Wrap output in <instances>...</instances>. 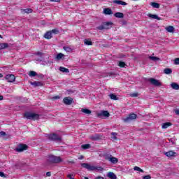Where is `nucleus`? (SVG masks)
<instances>
[{
    "label": "nucleus",
    "instance_id": "obj_1",
    "mask_svg": "<svg viewBox=\"0 0 179 179\" xmlns=\"http://www.w3.org/2000/svg\"><path fill=\"white\" fill-rule=\"evenodd\" d=\"M81 166L83 167V169H86L87 170H88V171H94V170H98L99 171H103L102 167L92 166L87 163L81 164Z\"/></svg>",
    "mask_w": 179,
    "mask_h": 179
},
{
    "label": "nucleus",
    "instance_id": "obj_2",
    "mask_svg": "<svg viewBox=\"0 0 179 179\" xmlns=\"http://www.w3.org/2000/svg\"><path fill=\"white\" fill-rule=\"evenodd\" d=\"M24 117L27 118V120L36 121V120H38V118H40V115L31 112H26L24 114Z\"/></svg>",
    "mask_w": 179,
    "mask_h": 179
},
{
    "label": "nucleus",
    "instance_id": "obj_3",
    "mask_svg": "<svg viewBox=\"0 0 179 179\" xmlns=\"http://www.w3.org/2000/svg\"><path fill=\"white\" fill-rule=\"evenodd\" d=\"M48 162H49V163L58 164V163H61L62 162V159L61 158V157L50 155L48 157Z\"/></svg>",
    "mask_w": 179,
    "mask_h": 179
},
{
    "label": "nucleus",
    "instance_id": "obj_4",
    "mask_svg": "<svg viewBox=\"0 0 179 179\" xmlns=\"http://www.w3.org/2000/svg\"><path fill=\"white\" fill-rule=\"evenodd\" d=\"M113 27V22H103L101 24V25L97 27L98 30H108V29H111Z\"/></svg>",
    "mask_w": 179,
    "mask_h": 179
},
{
    "label": "nucleus",
    "instance_id": "obj_5",
    "mask_svg": "<svg viewBox=\"0 0 179 179\" xmlns=\"http://www.w3.org/2000/svg\"><path fill=\"white\" fill-rule=\"evenodd\" d=\"M29 149V146L26 144H19L15 148V152H18L21 153V152H24V150H27Z\"/></svg>",
    "mask_w": 179,
    "mask_h": 179
},
{
    "label": "nucleus",
    "instance_id": "obj_6",
    "mask_svg": "<svg viewBox=\"0 0 179 179\" xmlns=\"http://www.w3.org/2000/svg\"><path fill=\"white\" fill-rule=\"evenodd\" d=\"M105 159L106 160H108V162H110V163H113V164L118 163V159L113 157V155L109 154L105 155Z\"/></svg>",
    "mask_w": 179,
    "mask_h": 179
},
{
    "label": "nucleus",
    "instance_id": "obj_7",
    "mask_svg": "<svg viewBox=\"0 0 179 179\" xmlns=\"http://www.w3.org/2000/svg\"><path fill=\"white\" fill-rule=\"evenodd\" d=\"M48 138L50 139V141H57L58 142L62 140L61 136H58L57 134H48Z\"/></svg>",
    "mask_w": 179,
    "mask_h": 179
},
{
    "label": "nucleus",
    "instance_id": "obj_8",
    "mask_svg": "<svg viewBox=\"0 0 179 179\" xmlns=\"http://www.w3.org/2000/svg\"><path fill=\"white\" fill-rule=\"evenodd\" d=\"M148 81L151 83V85H153V86H162V83L159 81V80H156L155 78H148Z\"/></svg>",
    "mask_w": 179,
    "mask_h": 179
},
{
    "label": "nucleus",
    "instance_id": "obj_9",
    "mask_svg": "<svg viewBox=\"0 0 179 179\" xmlns=\"http://www.w3.org/2000/svg\"><path fill=\"white\" fill-rule=\"evenodd\" d=\"M136 114L135 113H131L129 115V116L126 118H124L123 120L124 122H129L130 121H132L133 120H136Z\"/></svg>",
    "mask_w": 179,
    "mask_h": 179
},
{
    "label": "nucleus",
    "instance_id": "obj_10",
    "mask_svg": "<svg viewBox=\"0 0 179 179\" xmlns=\"http://www.w3.org/2000/svg\"><path fill=\"white\" fill-rule=\"evenodd\" d=\"M5 79L7 80V82L12 83L15 82V80L16 79V78L13 74H8L6 76Z\"/></svg>",
    "mask_w": 179,
    "mask_h": 179
},
{
    "label": "nucleus",
    "instance_id": "obj_11",
    "mask_svg": "<svg viewBox=\"0 0 179 179\" xmlns=\"http://www.w3.org/2000/svg\"><path fill=\"white\" fill-rule=\"evenodd\" d=\"M63 101L64 104H66V106H71V104H72V101H73V99L71 98V96H69L64 98Z\"/></svg>",
    "mask_w": 179,
    "mask_h": 179
},
{
    "label": "nucleus",
    "instance_id": "obj_12",
    "mask_svg": "<svg viewBox=\"0 0 179 179\" xmlns=\"http://www.w3.org/2000/svg\"><path fill=\"white\" fill-rule=\"evenodd\" d=\"M165 155L167 156V157H176V156H178V154L174 151L166 152Z\"/></svg>",
    "mask_w": 179,
    "mask_h": 179
},
{
    "label": "nucleus",
    "instance_id": "obj_13",
    "mask_svg": "<svg viewBox=\"0 0 179 179\" xmlns=\"http://www.w3.org/2000/svg\"><path fill=\"white\" fill-rule=\"evenodd\" d=\"M98 117H110V113L107 110H102L101 113H98Z\"/></svg>",
    "mask_w": 179,
    "mask_h": 179
},
{
    "label": "nucleus",
    "instance_id": "obj_14",
    "mask_svg": "<svg viewBox=\"0 0 179 179\" xmlns=\"http://www.w3.org/2000/svg\"><path fill=\"white\" fill-rule=\"evenodd\" d=\"M30 84L34 87H38L39 86H43V83L40 81H34V82H31Z\"/></svg>",
    "mask_w": 179,
    "mask_h": 179
},
{
    "label": "nucleus",
    "instance_id": "obj_15",
    "mask_svg": "<svg viewBox=\"0 0 179 179\" xmlns=\"http://www.w3.org/2000/svg\"><path fill=\"white\" fill-rule=\"evenodd\" d=\"M45 38H47V40H51L52 38V32L51 31H47L44 34Z\"/></svg>",
    "mask_w": 179,
    "mask_h": 179
},
{
    "label": "nucleus",
    "instance_id": "obj_16",
    "mask_svg": "<svg viewBox=\"0 0 179 179\" xmlns=\"http://www.w3.org/2000/svg\"><path fill=\"white\" fill-rule=\"evenodd\" d=\"M113 3H116L117 5H122L123 6L128 5L127 2L122 1L121 0H115L113 1Z\"/></svg>",
    "mask_w": 179,
    "mask_h": 179
},
{
    "label": "nucleus",
    "instance_id": "obj_17",
    "mask_svg": "<svg viewBox=\"0 0 179 179\" xmlns=\"http://www.w3.org/2000/svg\"><path fill=\"white\" fill-rule=\"evenodd\" d=\"M172 125L173 124H171V122H165L162 124V129H166L169 128V127H171Z\"/></svg>",
    "mask_w": 179,
    "mask_h": 179
},
{
    "label": "nucleus",
    "instance_id": "obj_18",
    "mask_svg": "<svg viewBox=\"0 0 179 179\" xmlns=\"http://www.w3.org/2000/svg\"><path fill=\"white\" fill-rule=\"evenodd\" d=\"M107 176L110 179H117V176L113 172L108 173Z\"/></svg>",
    "mask_w": 179,
    "mask_h": 179
},
{
    "label": "nucleus",
    "instance_id": "obj_19",
    "mask_svg": "<svg viewBox=\"0 0 179 179\" xmlns=\"http://www.w3.org/2000/svg\"><path fill=\"white\" fill-rule=\"evenodd\" d=\"M104 15H113V10H110V8H105L103 10Z\"/></svg>",
    "mask_w": 179,
    "mask_h": 179
},
{
    "label": "nucleus",
    "instance_id": "obj_20",
    "mask_svg": "<svg viewBox=\"0 0 179 179\" xmlns=\"http://www.w3.org/2000/svg\"><path fill=\"white\" fill-rule=\"evenodd\" d=\"M115 17H117L118 19H122L124 17V13L117 12L114 14Z\"/></svg>",
    "mask_w": 179,
    "mask_h": 179
},
{
    "label": "nucleus",
    "instance_id": "obj_21",
    "mask_svg": "<svg viewBox=\"0 0 179 179\" xmlns=\"http://www.w3.org/2000/svg\"><path fill=\"white\" fill-rule=\"evenodd\" d=\"M149 17H151V19H157V20H162V18H160L157 15L155 14H149Z\"/></svg>",
    "mask_w": 179,
    "mask_h": 179
},
{
    "label": "nucleus",
    "instance_id": "obj_22",
    "mask_svg": "<svg viewBox=\"0 0 179 179\" xmlns=\"http://www.w3.org/2000/svg\"><path fill=\"white\" fill-rule=\"evenodd\" d=\"M165 29L169 33H174V27L173 26L166 27Z\"/></svg>",
    "mask_w": 179,
    "mask_h": 179
},
{
    "label": "nucleus",
    "instance_id": "obj_23",
    "mask_svg": "<svg viewBox=\"0 0 179 179\" xmlns=\"http://www.w3.org/2000/svg\"><path fill=\"white\" fill-rule=\"evenodd\" d=\"M171 87L172 89H174V90H179V85L176 83H173L171 84Z\"/></svg>",
    "mask_w": 179,
    "mask_h": 179
},
{
    "label": "nucleus",
    "instance_id": "obj_24",
    "mask_svg": "<svg viewBox=\"0 0 179 179\" xmlns=\"http://www.w3.org/2000/svg\"><path fill=\"white\" fill-rule=\"evenodd\" d=\"M81 111L82 113H84V114H87L88 115L92 114V110L87 108H82Z\"/></svg>",
    "mask_w": 179,
    "mask_h": 179
},
{
    "label": "nucleus",
    "instance_id": "obj_25",
    "mask_svg": "<svg viewBox=\"0 0 179 179\" xmlns=\"http://www.w3.org/2000/svg\"><path fill=\"white\" fill-rule=\"evenodd\" d=\"M59 71H60V72H64L65 73H69V69H68L65 67L60 66Z\"/></svg>",
    "mask_w": 179,
    "mask_h": 179
},
{
    "label": "nucleus",
    "instance_id": "obj_26",
    "mask_svg": "<svg viewBox=\"0 0 179 179\" xmlns=\"http://www.w3.org/2000/svg\"><path fill=\"white\" fill-rule=\"evenodd\" d=\"M84 43L85 44V45H93V43L90 39H85Z\"/></svg>",
    "mask_w": 179,
    "mask_h": 179
},
{
    "label": "nucleus",
    "instance_id": "obj_27",
    "mask_svg": "<svg viewBox=\"0 0 179 179\" xmlns=\"http://www.w3.org/2000/svg\"><path fill=\"white\" fill-rule=\"evenodd\" d=\"M64 57H65V55L64 54L59 53L56 56L55 59H57V61H59V59H62V58H64Z\"/></svg>",
    "mask_w": 179,
    "mask_h": 179
},
{
    "label": "nucleus",
    "instance_id": "obj_28",
    "mask_svg": "<svg viewBox=\"0 0 179 179\" xmlns=\"http://www.w3.org/2000/svg\"><path fill=\"white\" fill-rule=\"evenodd\" d=\"M9 45L8 43H0V50H5V48H8Z\"/></svg>",
    "mask_w": 179,
    "mask_h": 179
},
{
    "label": "nucleus",
    "instance_id": "obj_29",
    "mask_svg": "<svg viewBox=\"0 0 179 179\" xmlns=\"http://www.w3.org/2000/svg\"><path fill=\"white\" fill-rule=\"evenodd\" d=\"M151 6H152V8H156L157 9H159V8H160V4H159V3H156V2H152L150 3Z\"/></svg>",
    "mask_w": 179,
    "mask_h": 179
},
{
    "label": "nucleus",
    "instance_id": "obj_30",
    "mask_svg": "<svg viewBox=\"0 0 179 179\" xmlns=\"http://www.w3.org/2000/svg\"><path fill=\"white\" fill-rule=\"evenodd\" d=\"M173 73V70H171V69H165L164 70V73H165L166 75H170V73Z\"/></svg>",
    "mask_w": 179,
    "mask_h": 179
},
{
    "label": "nucleus",
    "instance_id": "obj_31",
    "mask_svg": "<svg viewBox=\"0 0 179 179\" xmlns=\"http://www.w3.org/2000/svg\"><path fill=\"white\" fill-rule=\"evenodd\" d=\"M63 50H64V51H66V52H72V48H71V47L69 46H64L63 48Z\"/></svg>",
    "mask_w": 179,
    "mask_h": 179
},
{
    "label": "nucleus",
    "instance_id": "obj_32",
    "mask_svg": "<svg viewBox=\"0 0 179 179\" xmlns=\"http://www.w3.org/2000/svg\"><path fill=\"white\" fill-rule=\"evenodd\" d=\"M149 59H151V61H154L155 62H156L157 61H160V58L153 56H150Z\"/></svg>",
    "mask_w": 179,
    "mask_h": 179
},
{
    "label": "nucleus",
    "instance_id": "obj_33",
    "mask_svg": "<svg viewBox=\"0 0 179 179\" xmlns=\"http://www.w3.org/2000/svg\"><path fill=\"white\" fill-rule=\"evenodd\" d=\"M117 134L115 132H112L111 133V139H113V141H117Z\"/></svg>",
    "mask_w": 179,
    "mask_h": 179
},
{
    "label": "nucleus",
    "instance_id": "obj_34",
    "mask_svg": "<svg viewBox=\"0 0 179 179\" xmlns=\"http://www.w3.org/2000/svg\"><path fill=\"white\" fill-rule=\"evenodd\" d=\"M110 99H111V100H118V97H117V95L114 94H110L109 95Z\"/></svg>",
    "mask_w": 179,
    "mask_h": 179
},
{
    "label": "nucleus",
    "instance_id": "obj_35",
    "mask_svg": "<svg viewBox=\"0 0 179 179\" xmlns=\"http://www.w3.org/2000/svg\"><path fill=\"white\" fill-rule=\"evenodd\" d=\"M118 66H120V68H125V66H127V64L124 62H119Z\"/></svg>",
    "mask_w": 179,
    "mask_h": 179
},
{
    "label": "nucleus",
    "instance_id": "obj_36",
    "mask_svg": "<svg viewBox=\"0 0 179 179\" xmlns=\"http://www.w3.org/2000/svg\"><path fill=\"white\" fill-rule=\"evenodd\" d=\"M22 12L24 13H31V12H33V10H31V8H27V9H24Z\"/></svg>",
    "mask_w": 179,
    "mask_h": 179
},
{
    "label": "nucleus",
    "instance_id": "obj_37",
    "mask_svg": "<svg viewBox=\"0 0 179 179\" xmlns=\"http://www.w3.org/2000/svg\"><path fill=\"white\" fill-rule=\"evenodd\" d=\"M36 75H37V73L36 71H29V76H31V78L36 76Z\"/></svg>",
    "mask_w": 179,
    "mask_h": 179
},
{
    "label": "nucleus",
    "instance_id": "obj_38",
    "mask_svg": "<svg viewBox=\"0 0 179 179\" xmlns=\"http://www.w3.org/2000/svg\"><path fill=\"white\" fill-rule=\"evenodd\" d=\"M81 148L83 149L86 150V149H90L91 146H90V144H85V145H81Z\"/></svg>",
    "mask_w": 179,
    "mask_h": 179
},
{
    "label": "nucleus",
    "instance_id": "obj_39",
    "mask_svg": "<svg viewBox=\"0 0 179 179\" xmlns=\"http://www.w3.org/2000/svg\"><path fill=\"white\" fill-rule=\"evenodd\" d=\"M134 170H135V171H140V173H144L143 170L138 166H134Z\"/></svg>",
    "mask_w": 179,
    "mask_h": 179
},
{
    "label": "nucleus",
    "instance_id": "obj_40",
    "mask_svg": "<svg viewBox=\"0 0 179 179\" xmlns=\"http://www.w3.org/2000/svg\"><path fill=\"white\" fill-rule=\"evenodd\" d=\"M50 31H52V33H53V34H58L59 33V30H58V29H52Z\"/></svg>",
    "mask_w": 179,
    "mask_h": 179
},
{
    "label": "nucleus",
    "instance_id": "obj_41",
    "mask_svg": "<svg viewBox=\"0 0 179 179\" xmlns=\"http://www.w3.org/2000/svg\"><path fill=\"white\" fill-rule=\"evenodd\" d=\"M138 96H139L138 92L130 94V97H138Z\"/></svg>",
    "mask_w": 179,
    "mask_h": 179
},
{
    "label": "nucleus",
    "instance_id": "obj_42",
    "mask_svg": "<svg viewBox=\"0 0 179 179\" xmlns=\"http://www.w3.org/2000/svg\"><path fill=\"white\" fill-rule=\"evenodd\" d=\"M174 64L175 65H179V58L178 57V58H176L175 59H174Z\"/></svg>",
    "mask_w": 179,
    "mask_h": 179
},
{
    "label": "nucleus",
    "instance_id": "obj_43",
    "mask_svg": "<svg viewBox=\"0 0 179 179\" xmlns=\"http://www.w3.org/2000/svg\"><path fill=\"white\" fill-rule=\"evenodd\" d=\"M0 136H8V135H6V133L5 131H0Z\"/></svg>",
    "mask_w": 179,
    "mask_h": 179
},
{
    "label": "nucleus",
    "instance_id": "obj_44",
    "mask_svg": "<svg viewBox=\"0 0 179 179\" xmlns=\"http://www.w3.org/2000/svg\"><path fill=\"white\" fill-rule=\"evenodd\" d=\"M143 179H150L152 177L150 175H147L143 177Z\"/></svg>",
    "mask_w": 179,
    "mask_h": 179
},
{
    "label": "nucleus",
    "instance_id": "obj_45",
    "mask_svg": "<svg viewBox=\"0 0 179 179\" xmlns=\"http://www.w3.org/2000/svg\"><path fill=\"white\" fill-rule=\"evenodd\" d=\"M36 55H38V57H43V55H44V54L41 52H36Z\"/></svg>",
    "mask_w": 179,
    "mask_h": 179
},
{
    "label": "nucleus",
    "instance_id": "obj_46",
    "mask_svg": "<svg viewBox=\"0 0 179 179\" xmlns=\"http://www.w3.org/2000/svg\"><path fill=\"white\" fill-rule=\"evenodd\" d=\"M67 177L69 179H73L74 176H73V174H69V175H67Z\"/></svg>",
    "mask_w": 179,
    "mask_h": 179
},
{
    "label": "nucleus",
    "instance_id": "obj_47",
    "mask_svg": "<svg viewBox=\"0 0 179 179\" xmlns=\"http://www.w3.org/2000/svg\"><path fill=\"white\" fill-rule=\"evenodd\" d=\"M53 100H58L59 99V96H55L52 97Z\"/></svg>",
    "mask_w": 179,
    "mask_h": 179
},
{
    "label": "nucleus",
    "instance_id": "obj_48",
    "mask_svg": "<svg viewBox=\"0 0 179 179\" xmlns=\"http://www.w3.org/2000/svg\"><path fill=\"white\" fill-rule=\"evenodd\" d=\"M0 177L5 178V173L3 172H0Z\"/></svg>",
    "mask_w": 179,
    "mask_h": 179
},
{
    "label": "nucleus",
    "instance_id": "obj_49",
    "mask_svg": "<svg viewBox=\"0 0 179 179\" xmlns=\"http://www.w3.org/2000/svg\"><path fill=\"white\" fill-rule=\"evenodd\" d=\"M175 113L176 114V115H179V109L175 110Z\"/></svg>",
    "mask_w": 179,
    "mask_h": 179
},
{
    "label": "nucleus",
    "instance_id": "obj_50",
    "mask_svg": "<svg viewBox=\"0 0 179 179\" xmlns=\"http://www.w3.org/2000/svg\"><path fill=\"white\" fill-rule=\"evenodd\" d=\"M46 176L47 177H51V172H47Z\"/></svg>",
    "mask_w": 179,
    "mask_h": 179
},
{
    "label": "nucleus",
    "instance_id": "obj_51",
    "mask_svg": "<svg viewBox=\"0 0 179 179\" xmlns=\"http://www.w3.org/2000/svg\"><path fill=\"white\" fill-rule=\"evenodd\" d=\"M50 2H61V0H50Z\"/></svg>",
    "mask_w": 179,
    "mask_h": 179
},
{
    "label": "nucleus",
    "instance_id": "obj_52",
    "mask_svg": "<svg viewBox=\"0 0 179 179\" xmlns=\"http://www.w3.org/2000/svg\"><path fill=\"white\" fill-rule=\"evenodd\" d=\"M0 100H3V96L2 95H0Z\"/></svg>",
    "mask_w": 179,
    "mask_h": 179
},
{
    "label": "nucleus",
    "instance_id": "obj_53",
    "mask_svg": "<svg viewBox=\"0 0 179 179\" xmlns=\"http://www.w3.org/2000/svg\"><path fill=\"white\" fill-rule=\"evenodd\" d=\"M78 159H79L80 160H82V159H83V156L81 155Z\"/></svg>",
    "mask_w": 179,
    "mask_h": 179
},
{
    "label": "nucleus",
    "instance_id": "obj_54",
    "mask_svg": "<svg viewBox=\"0 0 179 179\" xmlns=\"http://www.w3.org/2000/svg\"><path fill=\"white\" fill-rule=\"evenodd\" d=\"M3 75L2 73H0V78H3Z\"/></svg>",
    "mask_w": 179,
    "mask_h": 179
},
{
    "label": "nucleus",
    "instance_id": "obj_55",
    "mask_svg": "<svg viewBox=\"0 0 179 179\" xmlns=\"http://www.w3.org/2000/svg\"><path fill=\"white\" fill-rule=\"evenodd\" d=\"M85 179H89V178H87V177H85Z\"/></svg>",
    "mask_w": 179,
    "mask_h": 179
},
{
    "label": "nucleus",
    "instance_id": "obj_56",
    "mask_svg": "<svg viewBox=\"0 0 179 179\" xmlns=\"http://www.w3.org/2000/svg\"><path fill=\"white\" fill-rule=\"evenodd\" d=\"M0 38H2V35H0Z\"/></svg>",
    "mask_w": 179,
    "mask_h": 179
},
{
    "label": "nucleus",
    "instance_id": "obj_57",
    "mask_svg": "<svg viewBox=\"0 0 179 179\" xmlns=\"http://www.w3.org/2000/svg\"><path fill=\"white\" fill-rule=\"evenodd\" d=\"M178 13H179V8L178 9Z\"/></svg>",
    "mask_w": 179,
    "mask_h": 179
},
{
    "label": "nucleus",
    "instance_id": "obj_58",
    "mask_svg": "<svg viewBox=\"0 0 179 179\" xmlns=\"http://www.w3.org/2000/svg\"><path fill=\"white\" fill-rule=\"evenodd\" d=\"M133 1H138V0H133Z\"/></svg>",
    "mask_w": 179,
    "mask_h": 179
}]
</instances>
